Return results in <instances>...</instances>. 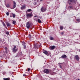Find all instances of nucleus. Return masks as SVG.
<instances>
[{"label":"nucleus","instance_id":"obj_3","mask_svg":"<svg viewBox=\"0 0 80 80\" xmlns=\"http://www.w3.org/2000/svg\"><path fill=\"white\" fill-rule=\"evenodd\" d=\"M17 47L16 46H14L13 48H12V51L14 53H15L17 52V49H16Z\"/></svg>","mask_w":80,"mask_h":80},{"label":"nucleus","instance_id":"obj_23","mask_svg":"<svg viewBox=\"0 0 80 80\" xmlns=\"http://www.w3.org/2000/svg\"><path fill=\"white\" fill-rule=\"evenodd\" d=\"M4 80H10L9 78H3Z\"/></svg>","mask_w":80,"mask_h":80},{"label":"nucleus","instance_id":"obj_28","mask_svg":"<svg viewBox=\"0 0 80 80\" xmlns=\"http://www.w3.org/2000/svg\"><path fill=\"white\" fill-rule=\"evenodd\" d=\"M6 34H7V35H9V32H6Z\"/></svg>","mask_w":80,"mask_h":80},{"label":"nucleus","instance_id":"obj_21","mask_svg":"<svg viewBox=\"0 0 80 80\" xmlns=\"http://www.w3.org/2000/svg\"><path fill=\"white\" fill-rule=\"evenodd\" d=\"M6 7H7V8H8V7H10V6L9 4H7L6 5Z\"/></svg>","mask_w":80,"mask_h":80},{"label":"nucleus","instance_id":"obj_10","mask_svg":"<svg viewBox=\"0 0 80 80\" xmlns=\"http://www.w3.org/2000/svg\"><path fill=\"white\" fill-rule=\"evenodd\" d=\"M46 9H43V8H42L41 9V11L42 12H45V11H46Z\"/></svg>","mask_w":80,"mask_h":80},{"label":"nucleus","instance_id":"obj_11","mask_svg":"<svg viewBox=\"0 0 80 80\" xmlns=\"http://www.w3.org/2000/svg\"><path fill=\"white\" fill-rule=\"evenodd\" d=\"M25 8V5L22 6L21 8V10H24Z\"/></svg>","mask_w":80,"mask_h":80},{"label":"nucleus","instance_id":"obj_27","mask_svg":"<svg viewBox=\"0 0 80 80\" xmlns=\"http://www.w3.org/2000/svg\"><path fill=\"white\" fill-rule=\"evenodd\" d=\"M13 24H15L16 23V21H13L12 22Z\"/></svg>","mask_w":80,"mask_h":80},{"label":"nucleus","instance_id":"obj_16","mask_svg":"<svg viewBox=\"0 0 80 80\" xmlns=\"http://www.w3.org/2000/svg\"><path fill=\"white\" fill-rule=\"evenodd\" d=\"M43 53L45 55H48V52L47 51L43 52Z\"/></svg>","mask_w":80,"mask_h":80},{"label":"nucleus","instance_id":"obj_4","mask_svg":"<svg viewBox=\"0 0 80 80\" xmlns=\"http://www.w3.org/2000/svg\"><path fill=\"white\" fill-rule=\"evenodd\" d=\"M55 46H50L49 47V49L50 50H54V49H55Z\"/></svg>","mask_w":80,"mask_h":80},{"label":"nucleus","instance_id":"obj_24","mask_svg":"<svg viewBox=\"0 0 80 80\" xmlns=\"http://www.w3.org/2000/svg\"><path fill=\"white\" fill-rule=\"evenodd\" d=\"M22 45H23V46L25 45V42H22Z\"/></svg>","mask_w":80,"mask_h":80},{"label":"nucleus","instance_id":"obj_14","mask_svg":"<svg viewBox=\"0 0 80 80\" xmlns=\"http://www.w3.org/2000/svg\"><path fill=\"white\" fill-rule=\"evenodd\" d=\"M49 39L51 40H54V38L50 36L49 37Z\"/></svg>","mask_w":80,"mask_h":80},{"label":"nucleus","instance_id":"obj_7","mask_svg":"<svg viewBox=\"0 0 80 80\" xmlns=\"http://www.w3.org/2000/svg\"><path fill=\"white\" fill-rule=\"evenodd\" d=\"M44 73H48L49 71L48 70V69H44Z\"/></svg>","mask_w":80,"mask_h":80},{"label":"nucleus","instance_id":"obj_9","mask_svg":"<svg viewBox=\"0 0 80 80\" xmlns=\"http://www.w3.org/2000/svg\"><path fill=\"white\" fill-rule=\"evenodd\" d=\"M74 1V0H68V2L69 3V5H71L72 3H71V2H73Z\"/></svg>","mask_w":80,"mask_h":80},{"label":"nucleus","instance_id":"obj_30","mask_svg":"<svg viewBox=\"0 0 80 80\" xmlns=\"http://www.w3.org/2000/svg\"><path fill=\"white\" fill-rule=\"evenodd\" d=\"M6 14L8 16V15H9V13L8 12H7V13H6Z\"/></svg>","mask_w":80,"mask_h":80},{"label":"nucleus","instance_id":"obj_25","mask_svg":"<svg viewBox=\"0 0 80 80\" xmlns=\"http://www.w3.org/2000/svg\"><path fill=\"white\" fill-rule=\"evenodd\" d=\"M69 8H70V9H73V6H69Z\"/></svg>","mask_w":80,"mask_h":80},{"label":"nucleus","instance_id":"obj_22","mask_svg":"<svg viewBox=\"0 0 80 80\" xmlns=\"http://www.w3.org/2000/svg\"><path fill=\"white\" fill-rule=\"evenodd\" d=\"M12 17L13 18H15V14L12 13Z\"/></svg>","mask_w":80,"mask_h":80},{"label":"nucleus","instance_id":"obj_18","mask_svg":"<svg viewBox=\"0 0 80 80\" xmlns=\"http://www.w3.org/2000/svg\"><path fill=\"white\" fill-rule=\"evenodd\" d=\"M32 11V9H29L27 11V12H30Z\"/></svg>","mask_w":80,"mask_h":80},{"label":"nucleus","instance_id":"obj_39","mask_svg":"<svg viewBox=\"0 0 80 80\" xmlns=\"http://www.w3.org/2000/svg\"><path fill=\"white\" fill-rule=\"evenodd\" d=\"M43 0H40V1H43Z\"/></svg>","mask_w":80,"mask_h":80},{"label":"nucleus","instance_id":"obj_19","mask_svg":"<svg viewBox=\"0 0 80 80\" xmlns=\"http://www.w3.org/2000/svg\"><path fill=\"white\" fill-rule=\"evenodd\" d=\"M41 20L40 19H38V23H41Z\"/></svg>","mask_w":80,"mask_h":80},{"label":"nucleus","instance_id":"obj_41","mask_svg":"<svg viewBox=\"0 0 80 80\" xmlns=\"http://www.w3.org/2000/svg\"><path fill=\"white\" fill-rule=\"evenodd\" d=\"M78 80H80V79H78Z\"/></svg>","mask_w":80,"mask_h":80},{"label":"nucleus","instance_id":"obj_5","mask_svg":"<svg viewBox=\"0 0 80 80\" xmlns=\"http://www.w3.org/2000/svg\"><path fill=\"white\" fill-rule=\"evenodd\" d=\"M75 58L77 60V61H78L80 60L79 56L77 55L75 56Z\"/></svg>","mask_w":80,"mask_h":80},{"label":"nucleus","instance_id":"obj_15","mask_svg":"<svg viewBox=\"0 0 80 80\" xmlns=\"http://www.w3.org/2000/svg\"><path fill=\"white\" fill-rule=\"evenodd\" d=\"M5 50L6 53H7L8 52V50L7 49V47H5Z\"/></svg>","mask_w":80,"mask_h":80},{"label":"nucleus","instance_id":"obj_34","mask_svg":"<svg viewBox=\"0 0 80 80\" xmlns=\"http://www.w3.org/2000/svg\"><path fill=\"white\" fill-rule=\"evenodd\" d=\"M30 68H28V71H30Z\"/></svg>","mask_w":80,"mask_h":80},{"label":"nucleus","instance_id":"obj_17","mask_svg":"<svg viewBox=\"0 0 80 80\" xmlns=\"http://www.w3.org/2000/svg\"><path fill=\"white\" fill-rule=\"evenodd\" d=\"M60 29L61 30H62L63 29V26H60Z\"/></svg>","mask_w":80,"mask_h":80},{"label":"nucleus","instance_id":"obj_38","mask_svg":"<svg viewBox=\"0 0 80 80\" xmlns=\"http://www.w3.org/2000/svg\"><path fill=\"white\" fill-rule=\"evenodd\" d=\"M4 27H5V28H6V29H7V26H6Z\"/></svg>","mask_w":80,"mask_h":80},{"label":"nucleus","instance_id":"obj_2","mask_svg":"<svg viewBox=\"0 0 80 80\" xmlns=\"http://www.w3.org/2000/svg\"><path fill=\"white\" fill-rule=\"evenodd\" d=\"M32 16H33V14L32 13L26 14V17L27 18H31Z\"/></svg>","mask_w":80,"mask_h":80},{"label":"nucleus","instance_id":"obj_20","mask_svg":"<svg viewBox=\"0 0 80 80\" xmlns=\"http://www.w3.org/2000/svg\"><path fill=\"white\" fill-rule=\"evenodd\" d=\"M35 48H37L38 47V46L37 44H35L34 45Z\"/></svg>","mask_w":80,"mask_h":80},{"label":"nucleus","instance_id":"obj_33","mask_svg":"<svg viewBox=\"0 0 80 80\" xmlns=\"http://www.w3.org/2000/svg\"><path fill=\"white\" fill-rule=\"evenodd\" d=\"M34 20H35V21H36V22H37V21H38V20H37L36 19H34Z\"/></svg>","mask_w":80,"mask_h":80},{"label":"nucleus","instance_id":"obj_31","mask_svg":"<svg viewBox=\"0 0 80 80\" xmlns=\"http://www.w3.org/2000/svg\"><path fill=\"white\" fill-rule=\"evenodd\" d=\"M2 24L4 27H5V26H6V25H5V23L4 22H3Z\"/></svg>","mask_w":80,"mask_h":80},{"label":"nucleus","instance_id":"obj_37","mask_svg":"<svg viewBox=\"0 0 80 80\" xmlns=\"http://www.w3.org/2000/svg\"><path fill=\"white\" fill-rule=\"evenodd\" d=\"M37 17V15H36V16H34V18H35V17Z\"/></svg>","mask_w":80,"mask_h":80},{"label":"nucleus","instance_id":"obj_29","mask_svg":"<svg viewBox=\"0 0 80 80\" xmlns=\"http://www.w3.org/2000/svg\"><path fill=\"white\" fill-rule=\"evenodd\" d=\"M23 47H24V49L26 48V45H23Z\"/></svg>","mask_w":80,"mask_h":80},{"label":"nucleus","instance_id":"obj_13","mask_svg":"<svg viewBox=\"0 0 80 80\" xmlns=\"http://www.w3.org/2000/svg\"><path fill=\"white\" fill-rule=\"evenodd\" d=\"M58 65H59V67L60 68L62 69V64L61 63H59Z\"/></svg>","mask_w":80,"mask_h":80},{"label":"nucleus","instance_id":"obj_12","mask_svg":"<svg viewBox=\"0 0 80 80\" xmlns=\"http://www.w3.org/2000/svg\"><path fill=\"white\" fill-rule=\"evenodd\" d=\"M62 58H67V56L65 54H63V55H62Z\"/></svg>","mask_w":80,"mask_h":80},{"label":"nucleus","instance_id":"obj_26","mask_svg":"<svg viewBox=\"0 0 80 80\" xmlns=\"http://www.w3.org/2000/svg\"><path fill=\"white\" fill-rule=\"evenodd\" d=\"M76 20L78 22H80V19H78Z\"/></svg>","mask_w":80,"mask_h":80},{"label":"nucleus","instance_id":"obj_1","mask_svg":"<svg viewBox=\"0 0 80 80\" xmlns=\"http://www.w3.org/2000/svg\"><path fill=\"white\" fill-rule=\"evenodd\" d=\"M31 25L32 24L31 23V22H28L26 23V27L27 28H29L30 27H31Z\"/></svg>","mask_w":80,"mask_h":80},{"label":"nucleus","instance_id":"obj_8","mask_svg":"<svg viewBox=\"0 0 80 80\" xmlns=\"http://www.w3.org/2000/svg\"><path fill=\"white\" fill-rule=\"evenodd\" d=\"M13 8L14 9L16 7V2L15 1H13Z\"/></svg>","mask_w":80,"mask_h":80},{"label":"nucleus","instance_id":"obj_6","mask_svg":"<svg viewBox=\"0 0 80 80\" xmlns=\"http://www.w3.org/2000/svg\"><path fill=\"white\" fill-rule=\"evenodd\" d=\"M6 23L7 25V27H11L12 26V25H11V24H10V23H8V22H6Z\"/></svg>","mask_w":80,"mask_h":80},{"label":"nucleus","instance_id":"obj_35","mask_svg":"<svg viewBox=\"0 0 80 80\" xmlns=\"http://www.w3.org/2000/svg\"><path fill=\"white\" fill-rule=\"evenodd\" d=\"M25 76H26V74H24L23 75V77H25Z\"/></svg>","mask_w":80,"mask_h":80},{"label":"nucleus","instance_id":"obj_36","mask_svg":"<svg viewBox=\"0 0 80 80\" xmlns=\"http://www.w3.org/2000/svg\"><path fill=\"white\" fill-rule=\"evenodd\" d=\"M61 34H62V35H63V32H62L61 33Z\"/></svg>","mask_w":80,"mask_h":80},{"label":"nucleus","instance_id":"obj_40","mask_svg":"<svg viewBox=\"0 0 80 80\" xmlns=\"http://www.w3.org/2000/svg\"><path fill=\"white\" fill-rule=\"evenodd\" d=\"M40 30H42V29H41V28H40Z\"/></svg>","mask_w":80,"mask_h":80},{"label":"nucleus","instance_id":"obj_32","mask_svg":"<svg viewBox=\"0 0 80 80\" xmlns=\"http://www.w3.org/2000/svg\"><path fill=\"white\" fill-rule=\"evenodd\" d=\"M13 15H12V13L10 15V17H13Z\"/></svg>","mask_w":80,"mask_h":80}]
</instances>
